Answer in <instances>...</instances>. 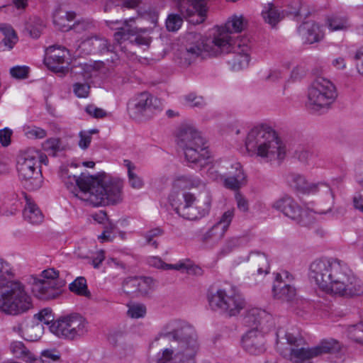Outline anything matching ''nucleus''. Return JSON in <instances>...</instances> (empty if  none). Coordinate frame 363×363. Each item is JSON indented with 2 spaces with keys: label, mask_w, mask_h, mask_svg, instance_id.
<instances>
[{
  "label": "nucleus",
  "mask_w": 363,
  "mask_h": 363,
  "mask_svg": "<svg viewBox=\"0 0 363 363\" xmlns=\"http://www.w3.org/2000/svg\"><path fill=\"white\" fill-rule=\"evenodd\" d=\"M24 135L29 139H43L46 137V130L35 125H25L23 128Z\"/></svg>",
  "instance_id": "43"
},
{
  "label": "nucleus",
  "mask_w": 363,
  "mask_h": 363,
  "mask_svg": "<svg viewBox=\"0 0 363 363\" xmlns=\"http://www.w3.org/2000/svg\"><path fill=\"white\" fill-rule=\"evenodd\" d=\"M177 142L183 150L187 162L200 163L201 166L208 163L210 152L204 146V140L201 133L194 126H181L177 133Z\"/></svg>",
  "instance_id": "9"
},
{
  "label": "nucleus",
  "mask_w": 363,
  "mask_h": 363,
  "mask_svg": "<svg viewBox=\"0 0 363 363\" xmlns=\"http://www.w3.org/2000/svg\"><path fill=\"white\" fill-rule=\"evenodd\" d=\"M272 207L281 211L286 216L295 220L298 223L307 225L311 220L308 218V213L303 210L298 203L291 196H284L275 201Z\"/></svg>",
  "instance_id": "16"
},
{
  "label": "nucleus",
  "mask_w": 363,
  "mask_h": 363,
  "mask_svg": "<svg viewBox=\"0 0 363 363\" xmlns=\"http://www.w3.org/2000/svg\"><path fill=\"white\" fill-rule=\"evenodd\" d=\"M250 48L246 44H241L240 41L232 43L230 51L227 52H232L233 55L228 60L232 69L239 71L247 67L250 60Z\"/></svg>",
  "instance_id": "22"
},
{
  "label": "nucleus",
  "mask_w": 363,
  "mask_h": 363,
  "mask_svg": "<svg viewBox=\"0 0 363 363\" xmlns=\"http://www.w3.org/2000/svg\"><path fill=\"white\" fill-rule=\"evenodd\" d=\"M243 317L244 324L255 330H269L273 325V319L270 313L259 308L246 307Z\"/></svg>",
  "instance_id": "18"
},
{
  "label": "nucleus",
  "mask_w": 363,
  "mask_h": 363,
  "mask_svg": "<svg viewBox=\"0 0 363 363\" xmlns=\"http://www.w3.org/2000/svg\"><path fill=\"white\" fill-rule=\"evenodd\" d=\"M41 357L44 359H41L46 362H57L60 359V354L56 350H45L41 352Z\"/></svg>",
  "instance_id": "56"
},
{
  "label": "nucleus",
  "mask_w": 363,
  "mask_h": 363,
  "mask_svg": "<svg viewBox=\"0 0 363 363\" xmlns=\"http://www.w3.org/2000/svg\"><path fill=\"white\" fill-rule=\"evenodd\" d=\"M162 234V231L160 228H154L144 234V238L146 240V244L153 246L155 248H157L158 244L154 238L155 237H158Z\"/></svg>",
  "instance_id": "55"
},
{
  "label": "nucleus",
  "mask_w": 363,
  "mask_h": 363,
  "mask_svg": "<svg viewBox=\"0 0 363 363\" xmlns=\"http://www.w3.org/2000/svg\"><path fill=\"white\" fill-rule=\"evenodd\" d=\"M43 325L39 323L27 328L25 330L26 339L31 342L39 340L43 333Z\"/></svg>",
  "instance_id": "47"
},
{
  "label": "nucleus",
  "mask_w": 363,
  "mask_h": 363,
  "mask_svg": "<svg viewBox=\"0 0 363 363\" xmlns=\"http://www.w3.org/2000/svg\"><path fill=\"white\" fill-rule=\"evenodd\" d=\"M337 92L334 84L327 78L316 77L308 90L306 106L313 112L329 107L336 99Z\"/></svg>",
  "instance_id": "11"
},
{
  "label": "nucleus",
  "mask_w": 363,
  "mask_h": 363,
  "mask_svg": "<svg viewBox=\"0 0 363 363\" xmlns=\"http://www.w3.org/2000/svg\"><path fill=\"white\" fill-rule=\"evenodd\" d=\"M128 315L132 318H143L146 314V307L143 303H133L128 305Z\"/></svg>",
  "instance_id": "45"
},
{
  "label": "nucleus",
  "mask_w": 363,
  "mask_h": 363,
  "mask_svg": "<svg viewBox=\"0 0 363 363\" xmlns=\"http://www.w3.org/2000/svg\"><path fill=\"white\" fill-rule=\"evenodd\" d=\"M74 18V12L65 11L60 8L54 13L53 23L58 29L62 31H68L72 28V26L69 23Z\"/></svg>",
  "instance_id": "31"
},
{
  "label": "nucleus",
  "mask_w": 363,
  "mask_h": 363,
  "mask_svg": "<svg viewBox=\"0 0 363 363\" xmlns=\"http://www.w3.org/2000/svg\"><path fill=\"white\" fill-rule=\"evenodd\" d=\"M229 44L226 34L215 35L213 38H200L189 43L180 51L179 63L183 66L191 65L197 57L206 58L207 56H217L226 52Z\"/></svg>",
  "instance_id": "7"
},
{
  "label": "nucleus",
  "mask_w": 363,
  "mask_h": 363,
  "mask_svg": "<svg viewBox=\"0 0 363 363\" xmlns=\"http://www.w3.org/2000/svg\"><path fill=\"white\" fill-rule=\"evenodd\" d=\"M235 215V209L231 208L225 211L221 216L220 220L215 223L218 225L221 230L225 233L230 225Z\"/></svg>",
  "instance_id": "51"
},
{
  "label": "nucleus",
  "mask_w": 363,
  "mask_h": 363,
  "mask_svg": "<svg viewBox=\"0 0 363 363\" xmlns=\"http://www.w3.org/2000/svg\"><path fill=\"white\" fill-rule=\"evenodd\" d=\"M43 148L47 152H51L52 155L60 150V140L57 138L48 139L43 144Z\"/></svg>",
  "instance_id": "58"
},
{
  "label": "nucleus",
  "mask_w": 363,
  "mask_h": 363,
  "mask_svg": "<svg viewBox=\"0 0 363 363\" xmlns=\"http://www.w3.org/2000/svg\"><path fill=\"white\" fill-rule=\"evenodd\" d=\"M343 345L333 338L323 340L318 345L314 347L316 356L325 353L341 354Z\"/></svg>",
  "instance_id": "32"
},
{
  "label": "nucleus",
  "mask_w": 363,
  "mask_h": 363,
  "mask_svg": "<svg viewBox=\"0 0 363 363\" xmlns=\"http://www.w3.org/2000/svg\"><path fill=\"white\" fill-rule=\"evenodd\" d=\"M49 330L59 338L77 340L88 334L89 323L80 314L72 313L55 320L50 325Z\"/></svg>",
  "instance_id": "12"
},
{
  "label": "nucleus",
  "mask_w": 363,
  "mask_h": 363,
  "mask_svg": "<svg viewBox=\"0 0 363 363\" xmlns=\"http://www.w3.org/2000/svg\"><path fill=\"white\" fill-rule=\"evenodd\" d=\"M277 350L285 358L293 363H312L311 359L316 357L314 347H287L283 350L277 341Z\"/></svg>",
  "instance_id": "23"
},
{
  "label": "nucleus",
  "mask_w": 363,
  "mask_h": 363,
  "mask_svg": "<svg viewBox=\"0 0 363 363\" xmlns=\"http://www.w3.org/2000/svg\"><path fill=\"white\" fill-rule=\"evenodd\" d=\"M23 215L24 219L33 225H38L44 219V216L39 207L33 201L28 199Z\"/></svg>",
  "instance_id": "30"
},
{
  "label": "nucleus",
  "mask_w": 363,
  "mask_h": 363,
  "mask_svg": "<svg viewBox=\"0 0 363 363\" xmlns=\"http://www.w3.org/2000/svg\"><path fill=\"white\" fill-rule=\"evenodd\" d=\"M43 157L39 151L35 150H28L18 156L16 169L18 178L29 191L37 190L42 186L40 163L43 162Z\"/></svg>",
  "instance_id": "10"
},
{
  "label": "nucleus",
  "mask_w": 363,
  "mask_h": 363,
  "mask_svg": "<svg viewBox=\"0 0 363 363\" xmlns=\"http://www.w3.org/2000/svg\"><path fill=\"white\" fill-rule=\"evenodd\" d=\"M69 290L79 296H90V292L87 289L86 281L84 277H77L69 286Z\"/></svg>",
  "instance_id": "41"
},
{
  "label": "nucleus",
  "mask_w": 363,
  "mask_h": 363,
  "mask_svg": "<svg viewBox=\"0 0 363 363\" xmlns=\"http://www.w3.org/2000/svg\"><path fill=\"white\" fill-rule=\"evenodd\" d=\"M85 111L89 115L96 118H101L106 115V113L104 109L96 107L94 105H88L86 107Z\"/></svg>",
  "instance_id": "61"
},
{
  "label": "nucleus",
  "mask_w": 363,
  "mask_h": 363,
  "mask_svg": "<svg viewBox=\"0 0 363 363\" xmlns=\"http://www.w3.org/2000/svg\"><path fill=\"white\" fill-rule=\"evenodd\" d=\"M356 67L359 74L363 76V48L358 50L354 55Z\"/></svg>",
  "instance_id": "64"
},
{
  "label": "nucleus",
  "mask_w": 363,
  "mask_h": 363,
  "mask_svg": "<svg viewBox=\"0 0 363 363\" xmlns=\"http://www.w3.org/2000/svg\"><path fill=\"white\" fill-rule=\"evenodd\" d=\"M94 27V25L91 21L82 20L74 23L71 29L77 33H81L84 31L91 30Z\"/></svg>",
  "instance_id": "54"
},
{
  "label": "nucleus",
  "mask_w": 363,
  "mask_h": 363,
  "mask_svg": "<svg viewBox=\"0 0 363 363\" xmlns=\"http://www.w3.org/2000/svg\"><path fill=\"white\" fill-rule=\"evenodd\" d=\"M289 12L295 16L307 17L310 11L302 0H292L289 4Z\"/></svg>",
  "instance_id": "42"
},
{
  "label": "nucleus",
  "mask_w": 363,
  "mask_h": 363,
  "mask_svg": "<svg viewBox=\"0 0 363 363\" xmlns=\"http://www.w3.org/2000/svg\"><path fill=\"white\" fill-rule=\"evenodd\" d=\"M89 91L90 86L88 83L77 82L73 84V92L78 98H86Z\"/></svg>",
  "instance_id": "53"
},
{
  "label": "nucleus",
  "mask_w": 363,
  "mask_h": 363,
  "mask_svg": "<svg viewBox=\"0 0 363 363\" xmlns=\"http://www.w3.org/2000/svg\"><path fill=\"white\" fill-rule=\"evenodd\" d=\"M152 279L150 277H138V296L147 294L152 289Z\"/></svg>",
  "instance_id": "49"
},
{
  "label": "nucleus",
  "mask_w": 363,
  "mask_h": 363,
  "mask_svg": "<svg viewBox=\"0 0 363 363\" xmlns=\"http://www.w3.org/2000/svg\"><path fill=\"white\" fill-rule=\"evenodd\" d=\"M285 339L289 345V347H298L303 343V340L301 336H296L289 332L286 333Z\"/></svg>",
  "instance_id": "59"
},
{
  "label": "nucleus",
  "mask_w": 363,
  "mask_h": 363,
  "mask_svg": "<svg viewBox=\"0 0 363 363\" xmlns=\"http://www.w3.org/2000/svg\"><path fill=\"white\" fill-rule=\"evenodd\" d=\"M10 74L16 79H26L28 75V68L26 66H16L10 69Z\"/></svg>",
  "instance_id": "57"
},
{
  "label": "nucleus",
  "mask_w": 363,
  "mask_h": 363,
  "mask_svg": "<svg viewBox=\"0 0 363 363\" xmlns=\"http://www.w3.org/2000/svg\"><path fill=\"white\" fill-rule=\"evenodd\" d=\"M160 106V101L157 98L147 92H143L128 101V111L131 118L139 119L142 116H150Z\"/></svg>",
  "instance_id": "15"
},
{
  "label": "nucleus",
  "mask_w": 363,
  "mask_h": 363,
  "mask_svg": "<svg viewBox=\"0 0 363 363\" xmlns=\"http://www.w3.org/2000/svg\"><path fill=\"white\" fill-rule=\"evenodd\" d=\"M282 278L281 274L277 277V284L273 286V294L275 298L281 301L291 302L296 295V289L290 284L279 281V279Z\"/></svg>",
  "instance_id": "27"
},
{
  "label": "nucleus",
  "mask_w": 363,
  "mask_h": 363,
  "mask_svg": "<svg viewBox=\"0 0 363 363\" xmlns=\"http://www.w3.org/2000/svg\"><path fill=\"white\" fill-rule=\"evenodd\" d=\"M33 308V298L25 285L14 279L11 264L0 258V312L18 316Z\"/></svg>",
  "instance_id": "3"
},
{
  "label": "nucleus",
  "mask_w": 363,
  "mask_h": 363,
  "mask_svg": "<svg viewBox=\"0 0 363 363\" xmlns=\"http://www.w3.org/2000/svg\"><path fill=\"white\" fill-rule=\"evenodd\" d=\"M225 233L218 225L214 224L203 234L201 241L206 246L212 247L223 238Z\"/></svg>",
  "instance_id": "36"
},
{
  "label": "nucleus",
  "mask_w": 363,
  "mask_h": 363,
  "mask_svg": "<svg viewBox=\"0 0 363 363\" xmlns=\"http://www.w3.org/2000/svg\"><path fill=\"white\" fill-rule=\"evenodd\" d=\"M262 16L264 21L272 27L275 26L283 18L282 13L273 3L264 5Z\"/></svg>",
  "instance_id": "35"
},
{
  "label": "nucleus",
  "mask_w": 363,
  "mask_h": 363,
  "mask_svg": "<svg viewBox=\"0 0 363 363\" xmlns=\"http://www.w3.org/2000/svg\"><path fill=\"white\" fill-rule=\"evenodd\" d=\"M326 24L330 31H346L351 28L348 17L342 14H332L327 18Z\"/></svg>",
  "instance_id": "33"
},
{
  "label": "nucleus",
  "mask_w": 363,
  "mask_h": 363,
  "mask_svg": "<svg viewBox=\"0 0 363 363\" xmlns=\"http://www.w3.org/2000/svg\"><path fill=\"white\" fill-rule=\"evenodd\" d=\"M247 307L245 298L238 293L230 292L228 302L224 311V313L229 316H235Z\"/></svg>",
  "instance_id": "29"
},
{
  "label": "nucleus",
  "mask_w": 363,
  "mask_h": 363,
  "mask_svg": "<svg viewBox=\"0 0 363 363\" xmlns=\"http://www.w3.org/2000/svg\"><path fill=\"white\" fill-rule=\"evenodd\" d=\"M347 335L353 341L363 344V323L349 326Z\"/></svg>",
  "instance_id": "46"
},
{
  "label": "nucleus",
  "mask_w": 363,
  "mask_h": 363,
  "mask_svg": "<svg viewBox=\"0 0 363 363\" xmlns=\"http://www.w3.org/2000/svg\"><path fill=\"white\" fill-rule=\"evenodd\" d=\"M355 179L357 184L363 188V154L355 165Z\"/></svg>",
  "instance_id": "62"
},
{
  "label": "nucleus",
  "mask_w": 363,
  "mask_h": 363,
  "mask_svg": "<svg viewBox=\"0 0 363 363\" xmlns=\"http://www.w3.org/2000/svg\"><path fill=\"white\" fill-rule=\"evenodd\" d=\"M183 23V18L179 14H169L166 20V27L169 31L178 30Z\"/></svg>",
  "instance_id": "50"
},
{
  "label": "nucleus",
  "mask_w": 363,
  "mask_h": 363,
  "mask_svg": "<svg viewBox=\"0 0 363 363\" xmlns=\"http://www.w3.org/2000/svg\"><path fill=\"white\" fill-rule=\"evenodd\" d=\"M12 130L9 128L0 130V143L4 147H7L11 144V137Z\"/></svg>",
  "instance_id": "63"
},
{
  "label": "nucleus",
  "mask_w": 363,
  "mask_h": 363,
  "mask_svg": "<svg viewBox=\"0 0 363 363\" xmlns=\"http://www.w3.org/2000/svg\"><path fill=\"white\" fill-rule=\"evenodd\" d=\"M248 243V239L246 237H233L228 238L221 252L224 255L230 253L231 252L245 246Z\"/></svg>",
  "instance_id": "39"
},
{
  "label": "nucleus",
  "mask_w": 363,
  "mask_h": 363,
  "mask_svg": "<svg viewBox=\"0 0 363 363\" xmlns=\"http://www.w3.org/2000/svg\"><path fill=\"white\" fill-rule=\"evenodd\" d=\"M235 198L238 208L244 213L247 212L249 210V203L247 199L240 193H236Z\"/></svg>",
  "instance_id": "60"
},
{
  "label": "nucleus",
  "mask_w": 363,
  "mask_h": 363,
  "mask_svg": "<svg viewBox=\"0 0 363 363\" xmlns=\"http://www.w3.org/2000/svg\"><path fill=\"white\" fill-rule=\"evenodd\" d=\"M309 279L320 290L344 298L363 295V284L348 265L337 259H320L309 267Z\"/></svg>",
  "instance_id": "1"
},
{
  "label": "nucleus",
  "mask_w": 363,
  "mask_h": 363,
  "mask_svg": "<svg viewBox=\"0 0 363 363\" xmlns=\"http://www.w3.org/2000/svg\"><path fill=\"white\" fill-rule=\"evenodd\" d=\"M85 193L84 201L94 206L116 204L123 199V184L121 180L102 173L93 176V179Z\"/></svg>",
  "instance_id": "5"
},
{
  "label": "nucleus",
  "mask_w": 363,
  "mask_h": 363,
  "mask_svg": "<svg viewBox=\"0 0 363 363\" xmlns=\"http://www.w3.org/2000/svg\"><path fill=\"white\" fill-rule=\"evenodd\" d=\"M134 22V18H130L128 20L121 21H106V25L111 29L116 30L114 33V40L118 43L130 40L133 42L130 38L135 37V41L138 44H143V39L138 38L137 35L139 32H143L144 30L138 29L137 27L133 26L132 23Z\"/></svg>",
  "instance_id": "17"
},
{
  "label": "nucleus",
  "mask_w": 363,
  "mask_h": 363,
  "mask_svg": "<svg viewBox=\"0 0 363 363\" xmlns=\"http://www.w3.org/2000/svg\"><path fill=\"white\" fill-rule=\"evenodd\" d=\"M244 18L242 16H234L230 21H228L224 27L221 28L216 35H219L221 33L226 34L228 37V43L229 47L226 50V52L230 51V48L232 46V43H234L230 34L232 33H240L244 28Z\"/></svg>",
  "instance_id": "28"
},
{
  "label": "nucleus",
  "mask_w": 363,
  "mask_h": 363,
  "mask_svg": "<svg viewBox=\"0 0 363 363\" xmlns=\"http://www.w3.org/2000/svg\"><path fill=\"white\" fill-rule=\"evenodd\" d=\"M229 296L230 293L223 289L209 291L207 298L211 308L213 311H220L224 313Z\"/></svg>",
  "instance_id": "25"
},
{
  "label": "nucleus",
  "mask_w": 363,
  "mask_h": 363,
  "mask_svg": "<svg viewBox=\"0 0 363 363\" xmlns=\"http://www.w3.org/2000/svg\"><path fill=\"white\" fill-rule=\"evenodd\" d=\"M61 178L67 188L72 192H74V191L79 189L76 196L84 201V197H85V193L89 190L90 182H91L93 179V176L82 173L79 177H77L75 175L69 174L68 169H62Z\"/></svg>",
  "instance_id": "20"
},
{
  "label": "nucleus",
  "mask_w": 363,
  "mask_h": 363,
  "mask_svg": "<svg viewBox=\"0 0 363 363\" xmlns=\"http://www.w3.org/2000/svg\"><path fill=\"white\" fill-rule=\"evenodd\" d=\"M158 337L167 341L169 347L157 354L156 363H194L199 343L191 325L182 320H171L162 326Z\"/></svg>",
  "instance_id": "2"
},
{
  "label": "nucleus",
  "mask_w": 363,
  "mask_h": 363,
  "mask_svg": "<svg viewBox=\"0 0 363 363\" xmlns=\"http://www.w3.org/2000/svg\"><path fill=\"white\" fill-rule=\"evenodd\" d=\"M248 259L250 261L252 267L257 272L258 275H266L269 272V264L267 256L260 252H252Z\"/></svg>",
  "instance_id": "34"
},
{
  "label": "nucleus",
  "mask_w": 363,
  "mask_h": 363,
  "mask_svg": "<svg viewBox=\"0 0 363 363\" xmlns=\"http://www.w3.org/2000/svg\"><path fill=\"white\" fill-rule=\"evenodd\" d=\"M138 277H128L123 282V291L128 295L138 296Z\"/></svg>",
  "instance_id": "48"
},
{
  "label": "nucleus",
  "mask_w": 363,
  "mask_h": 363,
  "mask_svg": "<svg viewBox=\"0 0 363 363\" xmlns=\"http://www.w3.org/2000/svg\"><path fill=\"white\" fill-rule=\"evenodd\" d=\"M80 47L88 53H104L111 50L106 39L98 36L87 38L82 42Z\"/></svg>",
  "instance_id": "26"
},
{
  "label": "nucleus",
  "mask_w": 363,
  "mask_h": 363,
  "mask_svg": "<svg viewBox=\"0 0 363 363\" xmlns=\"http://www.w3.org/2000/svg\"><path fill=\"white\" fill-rule=\"evenodd\" d=\"M268 330L251 329L242 337V347L251 354L259 355L265 351V340L264 334Z\"/></svg>",
  "instance_id": "21"
},
{
  "label": "nucleus",
  "mask_w": 363,
  "mask_h": 363,
  "mask_svg": "<svg viewBox=\"0 0 363 363\" xmlns=\"http://www.w3.org/2000/svg\"><path fill=\"white\" fill-rule=\"evenodd\" d=\"M174 186L179 189L206 188V184L199 178L193 176H181L174 182Z\"/></svg>",
  "instance_id": "37"
},
{
  "label": "nucleus",
  "mask_w": 363,
  "mask_h": 363,
  "mask_svg": "<svg viewBox=\"0 0 363 363\" xmlns=\"http://www.w3.org/2000/svg\"><path fill=\"white\" fill-rule=\"evenodd\" d=\"M169 201L176 213L188 220H197L207 216L211 210L212 196L211 191L204 188L196 196L184 192L171 194Z\"/></svg>",
  "instance_id": "6"
},
{
  "label": "nucleus",
  "mask_w": 363,
  "mask_h": 363,
  "mask_svg": "<svg viewBox=\"0 0 363 363\" xmlns=\"http://www.w3.org/2000/svg\"><path fill=\"white\" fill-rule=\"evenodd\" d=\"M148 264L157 269H162L165 270L169 269H174V270H182L184 269H187V266L184 262H179V263L171 264H166L163 262V260L158 257H152L148 259Z\"/></svg>",
  "instance_id": "40"
},
{
  "label": "nucleus",
  "mask_w": 363,
  "mask_h": 363,
  "mask_svg": "<svg viewBox=\"0 0 363 363\" xmlns=\"http://www.w3.org/2000/svg\"><path fill=\"white\" fill-rule=\"evenodd\" d=\"M184 101L186 106L191 108H203L206 105V101L201 96L194 93H189L184 96Z\"/></svg>",
  "instance_id": "44"
},
{
  "label": "nucleus",
  "mask_w": 363,
  "mask_h": 363,
  "mask_svg": "<svg viewBox=\"0 0 363 363\" xmlns=\"http://www.w3.org/2000/svg\"><path fill=\"white\" fill-rule=\"evenodd\" d=\"M245 147L252 155L260 157L266 162H281L286 155V145L276 132L263 125L255 126L249 131Z\"/></svg>",
  "instance_id": "4"
},
{
  "label": "nucleus",
  "mask_w": 363,
  "mask_h": 363,
  "mask_svg": "<svg viewBox=\"0 0 363 363\" xmlns=\"http://www.w3.org/2000/svg\"><path fill=\"white\" fill-rule=\"evenodd\" d=\"M298 30L303 42L308 44L320 41L324 35L320 26L313 21L304 22Z\"/></svg>",
  "instance_id": "24"
},
{
  "label": "nucleus",
  "mask_w": 363,
  "mask_h": 363,
  "mask_svg": "<svg viewBox=\"0 0 363 363\" xmlns=\"http://www.w3.org/2000/svg\"><path fill=\"white\" fill-rule=\"evenodd\" d=\"M208 162L204 166L197 164L201 168L209 166L206 174L210 179L222 183L232 190H237L245 184L246 176L240 163L229 160L213 162L211 156Z\"/></svg>",
  "instance_id": "8"
},
{
  "label": "nucleus",
  "mask_w": 363,
  "mask_h": 363,
  "mask_svg": "<svg viewBox=\"0 0 363 363\" xmlns=\"http://www.w3.org/2000/svg\"><path fill=\"white\" fill-rule=\"evenodd\" d=\"M31 291L39 299L50 300L59 296L65 281L59 278V272L49 268L41 272L40 277L32 276L29 281Z\"/></svg>",
  "instance_id": "13"
},
{
  "label": "nucleus",
  "mask_w": 363,
  "mask_h": 363,
  "mask_svg": "<svg viewBox=\"0 0 363 363\" xmlns=\"http://www.w3.org/2000/svg\"><path fill=\"white\" fill-rule=\"evenodd\" d=\"M0 31L4 35L2 43L11 50L18 40L16 31L11 26L6 23H0Z\"/></svg>",
  "instance_id": "38"
},
{
  "label": "nucleus",
  "mask_w": 363,
  "mask_h": 363,
  "mask_svg": "<svg viewBox=\"0 0 363 363\" xmlns=\"http://www.w3.org/2000/svg\"><path fill=\"white\" fill-rule=\"evenodd\" d=\"M45 63L52 71L64 74L68 71L69 51L64 47L50 46L46 50Z\"/></svg>",
  "instance_id": "19"
},
{
  "label": "nucleus",
  "mask_w": 363,
  "mask_h": 363,
  "mask_svg": "<svg viewBox=\"0 0 363 363\" xmlns=\"http://www.w3.org/2000/svg\"><path fill=\"white\" fill-rule=\"evenodd\" d=\"M33 317L49 326L55 322L53 321L54 316L52 311L48 308L42 309L40 312L35 313Z\"/></svg>",
  "instance_id": "52"
},
{
  "label": "nucleus",
  "mask_w": 363,
  "mask_h": 363,
  "mask_svg": "<svg viewBox=\"0 0 363 363\" xmlns=\"http://www.w3.org/2000/svg\"><path fill=\"white\" fill-rule=\"evenodd\" d=\"M286 182L291 187L303 194H315L319 191L325 193L330 201V206L325 211L320 210L316 213L325 214L331 211L333 205L334 194L328 184L325 182H308L303 175L298 173H289L286 176Z\"/></svg>",
  "instance_id": "14"
}]
</instances>
